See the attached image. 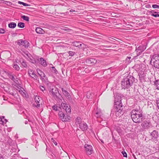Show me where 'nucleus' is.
I'll use <instances>...</instances> for the list:
<instances>
[{
  "label": "nucleus",
  "instance_id": "f03ea898",
  "mask_svg": "<svg viewBox=\"0 0 159 159\" xmlns=\"http://www.w3.org/2000/svg\"><path fill=\"white\" fill-rule=\"evenodd\" d=\"M131 118L134 122L140 123L142 121V112L140 110H133L131 111Z\"/></svg>",
  "mask_w": 159,
  "mask_h": 159
},
{
  "label": "nucleus",
  "instance_id": "5fc2aeb1",
  "mask_svg": "<svg viewBox=\"0 0 159 159\" xmlns=\"http://www.w3.org/2000/svg\"><path fill=\"white\" fill-rule=\"evenodd\" d=\"M49 157L51 158H52V157H53L52 155H51Z\"/></svg>",
  "mask_w": 159,
  "mask_h": 159
},
{
  "label": "nucleus",
  "instance_id": "c85d7f7f",
  "mask_svg": "<svg viewBox=\"0 0 159 159\" xmlns=\"http://www.w3.org/2000/svg\"><path fill=\"white\" fill-rule=\"evenodd\" d=\"M17 26L20 28H23L25 27V24L23 22H19L18 23Z\"/></svg>",
  "mask_w": 159,
  "mask_h": 159
},
{
  "label": "nucleus",
  "instance_id": "7c9ffc66",
  "mask_svg": "<svg viewBox=\"0 0 159 159\" xmlns=\"http://www.w3.org/2000/svg\"><path fill=\"white\" fill-rule=\"evenodd\" d=\"M21 17L24 20L27 21H29V18L27 16H26L25 15H23V16H21Z\"/></svg>",
  "mask_w": 159,
  "mask_h": 159
},
{
  "label": "nucleus",
  "instance_id": "6ab92c4d",
  "mask_svg": "<svg viewBox=\"0 0 159 159\" xmlns=\"http://www.w3.org/2000/svg\"><path fill=\"white\" fill-rule=\"evenodd\" d=\"M157 60H159V54H156L154 55H153L150 61V63H151V62L152 61H156Z\"/></svg>",
  "mask_w": 159,
  "mask_h": 159
},
{
  "label": "nucleus",
  "instance_id": "864d4df0",
  "mask_svg": "<svg viewBox=\"0 0 159 159\" xmlns=\"http://www.w3.org/2000/svg\"><path fill=\"white\" fill-rule=\"evenodd\" d=\"M131 58V57H127L126 60H129Z\"/></svg>",
  "mask_w": 159,
  "mask_h": 159
},
{
  "label": "nucleus",
  "instance_id": "8fccbe9b",
  "mask_svg": "<svg viewBox=\"0 0 159 159\" xmlns=\"http://www.w3.org/2000/svg\"><path fill=\"white\" fill-rule=\"evenodd\" d=\"M19 92H20V93L22 95H23V96L24 95V94H25V93L22 90H20L19 91Z\"/></svg>",
  "mask_w": 159,
  "mask_h": 159
},
{
  "label": "nucleus",
  "instance_id": "39448f33",
  "mask_svg": "<svg viewBox=\"0 0 159 159\" xmlns=\"http://www.w3.org/2000/svg\"><path fill=\"white\" fill-rule=\"evenodd\" d=\"M146 49V47L144 46H140L138 48L136 47L135 51L136 52L137 56L138 57Z\"/></svg>",
  "mask_w": 159,
  "mask_h": 159
},
{
  "label": "nucleus",
  "instance_id": "49530a36",
  "mask_svg": "<svg viewBox=\"0 0 159 159\" xmlns=\"http://www.w3.org/2000/svg\"><path fill=\"white\" fill-rule=\"evenodd\" d=\"M122 153L124 157H127V154L125 152L123 151L122 152Z\"/></svg>",
  "mask_w": 159,
  "mask_h": 159
},
{
  "label": "nucleus",
  "instance_id": "a878e982",
  "mask_svg": "<svg viewBox=\"0 0 159 159\" xmlns=\"http://www.w3.org/2000/svg\"><path fill=\"white\" fill-rule=\"evenodd\" d=\"M139 80H142L144 79V78L146 76L145 74L143 73V74L139 73Z\"/></svg>",
  "mask_w": 159,
  "mask_h": 159
},
{
  "label": "nucleus",
  "instance_id": "052dcab7",
  "mask_svg": "<svg viewBox=\"0 0 159 159\" xmlns=\"http://www.w3.org/2000/svg\"><path fill=\"white\" fill-rule=\"evenodd\" d=\"M133 157H134V158L135 159H136V157H135V156L134 155H133Z\"/></svg>",
  "mask_w": 159,
  "mask_h": 159
},
{
  "label": "nucleus",
  "instance_id": "5701e85b",
  "mask_svg": "<svg viewBox=\"0 0 159 159\" xmlns=\"http://www.w3.org/2000/svg\"><path fill=\"white\" fill-rule=\"evenodd\" d=\"M35 31L36 33L38 34H43L44 33V30L40 27L37 28L35 29Z\"/></svg>",
  "mask_w": 159,
  "mask_h": 159
},
{
  "label": "nucleus",
  "instance_id": "4be33fe9",
  "mask_svg": "<svg viewBox=\"0 0 159 159\" xmlns=\"http://www.w3.org/2000/svg\"><path fill=\"white\" fill-rule=\"evenodd\" d=\"M153 64V66L156 68L159 69V60L156 61H154L151 62V63Z\"/></svg>",
  "mask_w": 159,
  "mask_h": 159
},
{
  "label": "nucleus",
  "instance_id": "72a5a7b5",
  "mask_svg": "<svg viewBox=\"0 0 159 159\" xmlns=\"http://www.w3.org/2000/svg\"><path fill=\"white\" fill-rule=\"evenodd\" d=\"M18 3L19 4H22L24 6H29L30 5L26 3H25L24 2H20V1H19L18 2Z\"/></svg>",
  "mask_w": 159,
  "mask_h": 159
},
{
  "label": "nucleus",
  "instance_id": "f704fd0d",
  "mask_svg": "<svg viewBox=\"0 0 159 159\" xmlns=\"http://www.w3.org/2000/svg\"><path fill=\"white\" fill-rule=\"evenodd\" d=\"M51 70L53 73H56L57 72V71L56 70L55 67H52Z\"/></svg>",
  "mask_w": 159,
  "mask_h": 159
},
{
  "label": "nucleus",
  "instance_id": "bb28decb",
  "mask_svg": "<svg viewBox=\"0 0 159 159\" xmlns=\"http://www.w3.org/2000/svg\"><path fill=\"white\" fill-rule=\"evenodd\" d=\"M25 55L27 56V57H28L27 58L28 59V60H30L31 61H32V58L33 57H32L31 55L28 52L27 53H25Z\"/></svg>",
  "mask_w": 159,
  "mask_h": 159
},
{
  "label": "nucleus",
  "instance_id": "20e7f679",
  "mask_svg": "<svg viewBox=\"0 0 159 159\" xmlns=\"http://www.w3.org/2000/svg\"><path fill=\"white\" fill-rule=\"evenodd\" d=\"M35 102L34 105V107L39 108L40 107V104L42 103V100L41 98L39 96H36L34 98Z\"/></svg>",
  "mask_w": 159,
  "mask_h": 159
},
{
  "label": "nucleus",
  "instance_id": "09e8293b",
  "mask_svg": "<svg viewBox=\"0 0 159 159\" xmlns=\"http://www.w3.org/2000/svg\"><path fill=\"white\" fill-rule=\"evenodd\" d=\"M0 159H4L3 154L0 153Z\"/></svg>",
  "mask_w": 159,
  "mask_h": 159
},
{
  "label": "nucleus",
  "instance_id": "9b49d317",
  "mask_svg": "<svg viewBox=\"0 0 159 159\" xmlns=\"http://www.w3.org/2000/svg\"><path fill=\"white\" fill-rule=\"evenodd\" d=\"M28 73L30 75L34 80H39V78L35 74L34 71L31 70H30L28 71Z\"/></svg>",
  "mask_w": 159,
  "mask_h": 159
},
{
  "label": "nucleus",
  "instance_id": "2f4dec72",
  "mask_svg": "<svg viewBox=\"0 0 159 159\" xmlns=\"http://www.w3.org/2000/svg\"><path fill=\"white\" fill-rule=\"evenodd\" d=\"M86 97L88 98H91L92 95L91 93L90 92H88L86 93Z\"/></svg>",
  "mask_w": 159,
  "mask_h": 159
},
{
  "label": "nucleus",
  "instance_id": "dca6fc26",
  "mask_svg": "<svg viewBox=\"0 0 159 159\" xmlns=\"http://www.w3.org/2000/svg\"><path fill=\"white\" fill-rule=\"evenodd\" d=\"M97 62L96 60L94 58H88L86 60V63L88 64H95Z\"/></svg>",
  "mask_w": 159,
  "mask_h": 159
},
{
  "label": "nucleus",
  "instance_id": "1a4fd4ad",
  "mask_svg": "<svg viewBox=\"0 0 159 159\" xmlns=\"http://www.w3.org/2000/svg\"><path fill=\"white\" fill-rule=\"evenodd\" d=\"M86 154L88 155H90L93 152L92 147L88 144H85L84 146Z\"/></svg>",
  "mask_w": 159,
  "mask_h": 159
},
{
  "label": "nucleus",
  "instance_id": "aec40b11",
  "mask_svg": "<svg viewBox=\"0 0 159 159\" xmlns=\"http://www.w3.org/2000/svg\"><path fill=\"white\" fill-rule=\"evenodd\" d=\"M82 122L81 119L80 117H77L75 120V125L77 127Z\"/></svg>",
  "mask_w": 159,
  "mask_h": 159
},
{
  "label": "nucleus",
  "instance_id": "e2e57ef3",
  "mask_svg": "<svg viewBox=\"0 0 159 159\" xmlns=\"http://www.w3.org/2000/svg\"><path fill=\"white\" fill-rule=\"evenodd\" d=\"M5 2H8V1H5Z\"/></svg>",
  "mask_w": 159,
  "mask_h": 159
},
{
  "label": "nucleus",
  "instance_id": "58836bf2",
  "mask_svg": "<svg viewBox=\"0 0 159 159\" xmlns=\"http://www.w3.org/2000/svg\"><path fill=\"white\" fill-rule=\"evenodd\" d=\"M52 109L55 111H57L58 110V107L55 105L52 107Z\"/></svg>",
  "mask_w": 159,
  "mask_h": 159
},
{
  "label": "nucleus",
  "instance_id": "a19ab883",
  "mask_svg": "<svg viewBox=\"0 0 159 159\" xmlns=\"http://www.w3.org/2000/svg\"><path fill=\"white\" fill-rule=\"evenodd\" d=\"M5 32V31L4 29L0 28V34H4Z\"/></svg>",
  "mask_w": 159,
  "mask_h": 159
},
{
  "label": "nucleus",
  "instance_id": "de8ad7c7",
  "mask_svg": "<svg viewBox=\"0 0 159 159\" xmlns=\"http://www.w3.org/2000/svg\"><path fill=\"white\" fill-rule=\"evenodd\" d=\"M5 122H4L2 121V119L0 118V124H3L4 123H5L7 122L6 120H5Z\"/></svg>",
  "mask_w": 159,
  "mask_h": 159
},
{
  "label": "nucleus",
  "instance_id": "0eeeda50",
  "mask_svg": "<svg viewBox=\"0 0 159 159\" xmlns=\"http://www.w3.org/2000/svg\"><path fill=\"white\" fill-rule=\"evenodd\" d=\"M151 126V123L149 120H145L141 124V126L144 129H148Z\"/></svg>",
  "mask_w": 159,
  "mask_h": 159
},
{
  "label": "nucleus",
  "instance_id": "423d86ee",
  "mask_svg": "<svg viewBox=\"0 0 159 159\" xmlns=\"http://www.w3.org/2000/svg\"><path fill=\"white\" fill-rule=\"evenodd\" d=\"M37 71L38 75L40 77V79L43 81H45L47 80V77H46L44 73L42 70L38 69L37 70Z\"/></svg>",
  "mask_w": 159,
  "mask_h": 159
},
{
  "label": "nucleus",
  "instance_id": "a211bd4d",
  "mask_svg": "<svg viewBox=\"0 0 159 159\" xmlns=\"http://www.w3.org/2000/svg\"><path fill=\"white\" fill-rule=\"evenodd\" d=\"M148 13L151 16L155 17H159V14L157 12L155 11L154 10H152L148 12Z\"/></svg>",
  "mask_w": 159,
  "mask_h": 159
},
{
  "label": "nucleus",
  "instance_id": "0e129e2a",
  "mask_svg": "<svg viewBox=\"0 0 159 159\" xmlns=\"http://www.w3.org/2000/svg\"><path fill=\"white\" fill-rule=\"evenodd\" d=\"M121 131V130H119V132H120V131Z\"/></svg>",
  "mask_w": 159,
  "mask_h": 159
},
{
  "label": "nucleus",
  "instance_id": "a18cd8bd",
  "mask_svg": "<svg viewBox=\"0 0 159 159\" xmlns=\"http://www.w3.org/2000/svg\"><path fill=\"white\" fill-rule=\"evenodd\" d=\"M100 123H102V125H103V126H105L107 125V122L105 121L102 120V122H100Z\"/></svg>",
  "mask_w": 159,
  "mask_h": 159
},
{
  "label": "nucleus",
  "instance_id": "e433bc0d",
  "mask_svg": "<svg viewBox=\"0 0 159 159\" xmlns=\"http://www.w3.org/2000/svg\"><path fill=\"white\" fill-rule=\"evenodd\" d=\"M70 56H73L75 54V52H74L70 51L68 52Z\"/></svg>",
  "mask_w": 159,
  "mask_h": 159
},
{
  "label": "nucleus",
  "instance_id": "412c9836",
  "mask_svg": "<svg viewBox=\"0 0 159 159\" xmlns=\"http://www.w3.org/2000/svg\"><path fill=\"white\" fill-rule=\"evenodd\" d=\"M72 43L73 46L79 48H82V44L80 43L79 42H72Z\"/></svg>",
  "mask_w": 159,
  "mask_h": 159
},
{
  "label": "nucleus",
  "instance_id": "4d7b16f0",
  "mask_svg": "<svg viewBox=\"0 0 159 159\" xmlns=\"http://www.w3.org/2000/svg\"><path fill=\"white\" fill-rule=\"evenodd\" d=\"M157 104L158 108L159 109V102H157Z\"/></svg>",
  "mask_w": 159,
  "mask_h": 159
},
{
  "label": "nucleus",
  "instance_id": "79ce46f5",
  "mask_svg": "<svg viewBox=\"0 0 159 159\" xmlns=\"http://www.w3.org/2000/svg\"><path fill=\"white\" fill-rule=\"evenodd\" d=\"M22 65L24 67H26L27 66V64L26 62L23 61L22 62Z\"/></svg>",
  "mask_w": 159,
  "mask_h": 159
},
{
  "label": "nucleus",
  "instance_id": "680f3d73",
  "mask_svg": "<svg viewBox=\"0 0 159 159\" xmlns=\"http://www.w3.org/2000/svg\"><path fill=\"white\" fill-rule=\"evenodd\" d=\"M28 122L27 121H25V124H27L28 123Z\"/></svg>",
  "mask_w": 159,
  "mask_h": 159
},
{
  "label": "nucleus",
  "instance_id": "ea45409f",
  "mask_svg": "<svg viewBox=\"0 0 159 159\" xmlns=\"http://www.w3.org/2000/svg\"><path fill=\"white\" fill-rule=\"evenodd\" d=\"M64 91V92L63 93V94L66 96L68 97L69 95V93L66 90H65V91Z\"/></svg>",
  "mask_w": 159,
  "mask_h": 159
},
{
  "label": "nucleus",
  "instance_id": "603ef678",
  "mask_svg": "<svg viewBox=\"0 0 159 159\" xmlns=\"http://www.w3.org/2000/svg\"><path fill=\"white\" fill-rule=\"evenodd\" d=\"M146 7L147 8H149V7H151V6L149 4H148L146 5Z\"/></svg>",
  "mask_w": 159,
  "mask_h": 159
},
{
  "label": "nucleus",
  "instance_id": "f8f14e48",
  "mask_svg": "<svg viewBox=\"0 0 159 159\" xmlns=\"http://www.w3.org/2000/svg\"><path fill=\"white\" fill-rule=\"evenodd\" d=\"M18 43L19 45H23L25 48L28 47L29 46V43L27 41H23L22 39L19 40L18 41Z\"/></svg>",
  "mask_w": 159,
  "mask_h": 159
},
{
  "label": "nucleus",
  "instance_id": "cd10ccee",
  "mask_svg": "<svg viewBox=\"0 0 159 159\" xmlns=\"http://www.w3.org/2000/svg\"><path fill=\"white\" fill-rule=\"evenodd\" d=\"M58 114L59 118L62 120V117H63V116L65 115L64 113L63 112L60 111L59 112Z\"/></svg>",
  "mask_w": 159,
  "mask_h": 159
},
{
  "label": "nucleus",
  "instance_id": "774afa93",
  "mask_svg": "<svg viewBox=\"0 0 159 159\" xmlns=\"http://www.w3.org/2000/svg\"><path fill=\"white\" fill-rule=\"evenodd\" d=\"M3 118H4V116H3Z\"/></svg>",
  "mask_w": 159,
  "mask_h": 159
},
{
  "label": "nucleus",
  "instance_id": "13d9d810",
  "mask_svg": "<svg viewBox=\"0 0 159 159\" xmlns=\"http://www.w3.org/2000/svg\"><path fill=\"white\" fill-rule=\"evenodd\" d=\"M61 90L63 93L64 92V91H65V90L63 88H62Z\"/></svg>",
  "mask_w": 159,
  "mask_h": 159
},
{
  "label": "nucleus",
  "instance_id": "3c124183",
  "mask_svg": "<svg viewBox=\"0 0 159 159\" xmlns=\"http://www.w3.org/2000/svg\"><path fill=\"white\" fill-rule=\"evenodd\" d=\"M52 140L53 141V143L56 145H57V143L54 141L53 139H52Z\"/></svg>",
  "mask_w": 159,
  "mask_h": 159
},
{
  "label": "nucleus",
  "instance_id": "6e6552de",
  "mask_svg": "<svg viewBox=\"0 0 159 159\" xmlns=\"http://www.w3.org/2000/svg\"><path fill=\"white\" fill-rule=\"evenodd\" d=\"M49 92L50 94H52L54 98H57L60 95L59 92L57 89L52 88Z\"/></svg>",
  "mask_w": 159,
  "mask_h": 159
},
{
  "label": "nucleus",
  "instance_id": "ddd939ff",
  "mask_svg": "<svg viewBox=\"0 0 159 159\" xmlns=\"http://www.w3.org/2000/svg\"><path fill=\"white\" fill-rule=\"evenodd\" d=\"M37 60L39 62V63L41 65L45 67L47 66V63L46 61L43 58L40 57L37 59Z\"/></svg>",
  "mask_w": 159,
  "mask_h": 159
},
{
  "label": "nucleus",
  "instance_id": "bf43d9fd",
  "mask_svg": "<svg viewBox=\"0 0 159 159\" xmlns=\"http://www.w3.org/2000/svg\"><path fill=\"white\" fill-rule=\"evenodd\" d=\"M104 47H106V48H110V46H104Z\"/></svg>",
  "mask_w": 159,
  "mask_h": 159
},
{
  "label": "nucleus",
  "instance_id": "7ed1b4c3",
  "mask_svg": "<svg viewBox=\"0 0 159 159\" xmlns=\"http://www.w3.org/2000/svg\"><path fill=\"white\" fill-rule=\"evenodd\" d=\"M114 98L115 102L116 103V106L115 107H116L115 111L116 112V114L118 112L120 113L121 112L123 109V106L122 104L121 103H120V102L119 101V100H120L121 99L120 97L118 96V98H117V95L116 96L115 95Z\"/></svg>",
  "mask_w": 159,
  "mask_h": 159
},
{
  "label": "nucleus",
  "instance_id": "c756f323",
  "mask_svg": "<svg viewBox=\"0 0 159 159\" xmlns=\"http://www.w3.org/2000/svg\"><path fill=\"white\" fill-rule=\"evenodd\" d=\"M154 84L156 86L157 89L159 90V79L155 81Z\"/></svg>",
  "mask_w": 159,
  "mask_h": 159
},
{
  "label": "nucleus",
  "instance_id": "393cba45",
  "mask_svg": "<svg viewBox=\"0 0 159 159\" xmlns=\"http://www.w3.org/2000/svg\"><path fill=\"white\" fill-rule=\"evenodd\" d=\"M63 117L61 120L63 121H67L70 120L69 116L67 115H65L64 116H63Z\"/></svg>",
  "mask_w": 159,
  "mask_h": 159
},
{
  "label": "nucleus",
  "instance_id": "c9c22d12",
  "mask_svg": "<svg viewBox=\"0 0 159 159\" xmlns=\"http://www.w3.org/2000/svg\"><path fill=\"white\" fill-rule=\"evenodd\" d=\"M8 76L9 77V78L11 79V80H15V78H14V76L12 75L9 74L8 75Z\"/></svg>",
  "mask_w": 159,
  "mask_h": 159
},
{
  "label": "nucleus",
  "instance_id": "f257e3e1",
  "mask_svg": "<svg viewBox=\"0 0 159 159\" xmlns=\"http://www.w3.org/2000/svg\"><path fill=\"white\" fill-rule=\"evenodd\" d=\"M135 81V78L133 75H128L124 77L121 82V87L122 89L128 88L131 87Z\"/></svg>",
  "mask_w": 159,
  "mask_h": 159
},
{
  "label": "nucleus",
  "instance_id": "473e14b6",
  "mask_svg": "<svg viewBox=\"0 0 159 159\" xmlns=\"http://www.w3.org/2000/svg\"><path fill=\"white\" fill-rule=\"evenodd\" d=\"M13 68L17 70H19L20 69V67L17 64H14L13 66Z\"/></svg>",
  "mask_w": 159,
  "mask_h": 159
},
{
  "label": "nucleus",
  "instance_id": "9d476101",
  "mask_svg": "<svg viewBox=\"0 0 159 159\" xmlns=\"http://www.w3.org/2000/svg\"><path fill=\"white\" fill-rule=\"evenodd\" d=\"M61 107L65 110L67 113H70L71 112V109L70 108V107L67 106L66 104L64 103H61Z\"/></svg>",
  "mask_w": 159,
  "mask_h": 159
},
{
  "label": "nucleus",
  "instance_id": "b1692460",
  "mask_svg": "<svg viewBox=\"0 0 159 159\" xmlns=\"http://www.w3.org/2000/svg\"><path fill=\"white\" fill-rule=\"evenodd\" d=\"M16 26V24L15 22H11L8 25V27L11 28H14Z\"/></svg>",
  "mask_w": 159,
  "mask_h": 159
},
{
  "label": "nucleus",
  "instance_id": "2eb2a0df",
  "mask_svg": "<svg viewBox=\"0 0 159 159\" xmlns=\"http://www.w3.org/2000/svg\"><path fill=\"white\" fill-rule=\"evenodd\" d=\"M152 139H155L158 138V133L157 131L153 130L150 134Z\"/></svg>",
  "mask_w": 159,
  "mask_h": 159
},
{
  "label": "nucleus",
  "instance_id": "c03bdc74",
  "mask_svg": "<svg viewBox=\"0 0 159 159\" xmlns=\"http://www.w3.org/2000/svg\"><path fill=\"white\" fill-rule=\"evenodd\" d=\"M39 87L41 90L43 92L45 90L44 87L43 86L40 85Z\"/></svg>",
  "mask_w": 159,
  "mask_h": 159
},
{
  "label": "nucleus",
  "instance_id": "338daca9",
  "mask_svg": "<svg viewBox=\"0 0 159 159\" xmlns=\"http://www.w3.org/2000/svg\"><path fill=\"white\" fill-rule=\"evenodd\" d=\"M157 159H159V157Z\"/></svg>",
  "mask_w": 159,
  "mask_h": 159
},
{
  "label": "nucleus",
  "instance_id": "4c0bfd02",
  "mask_svg": "<svg viewBox=\"0 0 159 159\" xmlns=\"http://www.w3.org/2000/svg\"><path fill=\"white\" fill-rule=\"evenodd\" d=\"M61 29L63 30L66 31H68V32H70V31L72 30L71 29H70L68 28H63Z\"/></svg>",
  "mask_w": 159,
  "mask_h": 159
},
{
  "label": "nucleus",
  "instance_id": "f3484780",
  "mask_svg": "<svg viewBox=\"0 0 159 159\" xmlns=\"http://www.w3.org/2000/svg\"><path fill=\"white\" fill-rule=\"evenodd\" d=\"M95 116L97 118H99L102 115V113L100 109L97 108V110L96 111Z\"/></svg>",
  "mask_w": 159,
  "mask_h": 159
},
{
  "label": "nucleus",
  "instance_id": "37998d69",
  "mask_svg": "<svg viewBox=\"0 0 159 159\" xmlns=\"http://www.w3.org/2000/svg\"><path fill=\"white\" fill-rule=\"evenodd\" d=\"M152 7L154 8H159V6L156 4H154L152 5Z\"/></svg>",
  "mask_w": 159,
  "mask_h": 159
},
{
  "label": "nucleus",
  "instance_id": "6e6d98bb",
  "mask_svg": "<svg viewBox=\"0 0 159 159\" xmlns=\"http://www.w3.org/2000/svg\"><path fill=\"white\" fill-rule=\"evenodd\" d=\"M73 11H75V10H73V9H71L70 10V12H73Z\"/></svg>",
  "mask_w": 159,
  "mask_h": 159
},
{
  "label": "nucleus",
  "instance_id": "69168bd1",
  "mask_svg": "<svg viewBox=\"0 0 159 159\" xmlns=\"http://www.w3.org/2000/svg\"><path fill=\"white\" fill-rule=\"evenodd\" d=\"M102 141V142L103 143V141Z\"/></svg>",
  "mask_w": 159,
  "mask_h": 159
},
{
  "label": "nucleus",
  "instance_id": "4468645a",
  "mask_svg": "<svg viewBox=\"0 0 159 159\" xmlns=\"http://www.w3.org/2000/svg\"><path fill=\"white\" fill-rule=\"evenodd\" d=\"M79 126L80 129L83 131L87 130L88 128L87 124L84 121H82Z\"/></svg>",
  "mask_w": 159,
  "mask_h": 159
}]
</instances>
